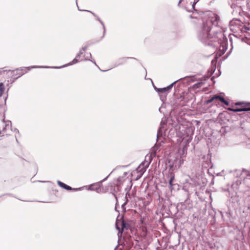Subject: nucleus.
Here are the masks:
<instances>
[{
	"mask_svg": "<svg viewBox=\"0 0 250 250\" xmlns=\"http://www.w3.org/2000/svg\"><path fill=\"white\" fill-rule=\"evenodd\" d=\"M220 21L218 15L212 14L205 21H203L199 29L197 36L199 40L205 45H211V42L214 41L215 36L222 37V28L219 24Z\"/></svg>",
	"mask_w": 250,
	"mask_h": 250,
	"instance_id": "1",
	"label": "nucleus"
},
{
	"mask_svg": "<svg viewBox=\"0 0 250 250\" xmlns=\"http://www.w3.org/2000/svg\"><path fill=\"white\" fill-rule=\"evenodd\" d=\"M229 26L231 30H238L241 31L242 32H246L250 29L247 28L245 25H243V23L238 19H233L229 22Z\"/></svg>",
	"mask_w": 250,
	"mask_h": 250,
	"instance_id": "2",
	"label": "nucleus"
},
{
	"mask_svg": "<svg viewBox=\"0 0 250 250\" xmlns=\"http://www.w3.org/2000/svg\"><path fill=\"white\" fill-rule=\"evenodd\" d=\"M181 138L183 140L186 139L187 142L191 141L192 139V135L193 133L192 128L188 127H183L180 130Z\"/></svg>",
	"mask_w": 250,
	"mask_h": 250,
	"instance_id": "3",
	"label": "nucleus"
},
{
	"mask_svg": "<svg viewBox=\"0 0 250 250\" xmlns=\"http://www.w3.org/2000/svg\"><path fill=\"white\" fill-rule=\"evenodd\" d=\"M179 80L176 81L174 82L171 83L168 86L162 88L157 89V92L159 94L161 100L163 101L162 99L163 97L165 98L167 94L169 92L170 90L172 88V86L178 81Z\"/></svg>",
	"mask_w": 250,
	"mask_h": 250,
	"instance_id": "4",
	"label": "nucleus"
},
{
	"mask_svg": "<svg viewBox=\"0 0 250 250\" xmlns=\"http://www.w3.org/2000/svg\"><path fill=\"white\" fill-rule=\"evenodd\" d=\"M48 68L49 67L48 66H37V65H34V66H29V67H20L19 68H17L16 69V71L17 72V75H18V77L17 78L22 76L25 73H26V72L24 71L25 69H27L28 70H30L32 68Z\"/></svg>",
	"mask_w": 250,
	"mask_h": 250,
	"instance_id": "5",
	"label": "nucleus"
},
{
	"mask_svg": "<svg viewBox=\"0 0 250 250\" xmlns=\"http://www.w3.org/2000/svg\"><path fill=\"white\" fill-rule=\"evenodd\" d=\"M235 175L241 180L250 179V171L246 169L236 170Z\"/></svg>",
	"mask_w": 250,
	"mask_h": 250,
	"instance_id": "6",
	"label": "nucleus"
},
{
	"mask_svg": "<svg viewBox=\"0 0 250 250\" xmlns=\"http://www.w3.org/2000/svg\"><path fill=\"white\" fill-rule=\"evenodd\" d=\"M116 229L119 230L118 236H121L124 229H127V224L124 220H117L116 223Z\"/></svg>",
	"mask_w": 250,
	"mask_h": 250,
	"instance_id": "7",
	"label": "nucleus"
},
{
	"mask_svg": "<svg viewBox=\"0 0 250 250\" xmlns=\"http://www.w3.org/2000/svg\"><path fill=\"white\" fill-rule=\"evenodd\" d=\"M149 163L147 161L143 162L137 167V171L140 173L141 176L146 170V168L148 167Z\"/></svg>",
	"mask_w": 250,
	"mask_h": 250,
	"instance_id": "8",
	"label": "nucleus"
},
{
	"mask_svg": "<svg viewBox=\"0 0 250 250\" xmlns=\"http://www.w3.org/2000/svg\"><path fill=\"white\" fill-rule=\"evenodd\" d=\"M199 0H179L178 5L179 6H185L189 3L192 4V7L194 9L195 4L199 1Z\"/></svg>",
	"mask_w": 250,
	"mask_h": 250,
	"instance_id": "9",
	"label": "nucleus"
},
{
	"mask_svg": "<svg viewBox=\"0 0 250 250\" xmlns=\"http://www.w3.org/2000/svg\"><path fill=\"white\" fill-rule=\"evenodd\" d=\"M244 0H231V7L232 9H235L236 12L237 11H240V5L241 4Z\"/></svg>",
	"mask_w": 250,
	"mask_h": 250,
	"instance_id": "10",
	"label": "nucleus"
},
{
	"mask_svg": "<svg viewBox=\"0 0 250 250\" xmlns=\"http://www.w3.org/2000/svg\"><path fill=\"white\" fill-rule=\"evenodd\" d=\"M3 122L5 123V127L2 129V130H0V136H4L5 135H7L8 132L7 131V128L11 127V122L10 121H5L3 120Z\"/></svg>",
	"mask_w": 250,
	"mask_h": 250,
	"instance_id": "11",
	"label": "nucleus"
},
{
	"mask_svg": "<svg viewBox=\"0 0 250 250\" xmlns=\"http://www.w3.org/2000/svg\"><path fill=\"white\" fill-rule=\"evenodd\" d=\"M101 183H102L100 182L99 183H96L91 184L89 186L88 189L90 190H95L97 192H99V191L101 190L100 188Z\"/></svg>",
	"mask_w": 250,
	"mask_h": 250,
	"instance_id": "12",
	"label": "nucleus"
},
{
	"mask_svg": "<svg viewBox=\"0 0 250 250\" xmlns=\"http://www.w3.org/2000/svg\"><path fill=\"white\" fill-rule=\"evenodd\" d=\"M78 58H77V57H76V58L73 59V60L71 62H69V63L68 64H65V65H63L62 66H53V67H49V68H56V69H58V68H62V67H66V66H69V65H73L74 64H75L77 62H78Z\"/></svg>",
	"mask_w": 250,
	"mask_h": 250,
	"instance_id": "13",
	"label": "nucleus"
},
{
	"mask_svg": "<svg viewBox=\"0 0 250 250\" xmlns=\"http://www.w3.org/2000/svg\"><path fill=\"white\" fill-rule=\"evenodd\" d=\"M165 125V123H161L160 125V126L159 127L157 135V139H158L160 137H162L164 134V126Z\"/></svg>",
	"mask_w": 250,
	"mask_h": 250,
	"instance_id": "14",
	"label": "nucleus"
},
{
	"mask_svg": "<svg viewBox=\"0 0 250 250\" xmlns=\"http://www.w3.org/2000/svg\"><path fill=\"white\" fill-rule=\"evenodd\" d=\"M242 183V180L238 179L235 182L233 183L231 185V188L233 189L234 191H236L239 188V186Z\"/></svg>",
	"mask_w": 250,
	"mask_h": 250,
	"instance_id": "15",
	"label": "nucleus"
},
{
	"mask_svg": "<svg viewBox=\"0 0 250 250\" xmlns=\"http://www.w3.org/2000/svg\"><path fill=\"white\" fill-rule=\"evenodd\" d=\"M85 11L92 13L96 18L97 20L98 21H100V22L101 23V24L103 25V29H104V34H103V38L105 33V26H104V24L103 21L101 20V19L98 17V16H97L96 15H95V14L93 13L92 11H88V10H85Z\"/></svg>",
	"mask_w": 250,
	"mask_h": 250,
	"instance_id": "16",
	"label": "nucleus"
},
{
	"mask_svg": "<svg viewBox=\"0 0 250 250\" xmlns=\"http://www.w3.org/2000/svg\"><path fill=\"white\" fill-rule=\"evenodd\" d=\"M168 176L169 177V180L168 181L169 185L170 187H172L173 186L172 182L174 179V174L171 171L169 172L168 173Z\"/></svg>",
	"mask_w": 250,
	"mask_h": 250,
	"instance_id": "17",
	"label": "nucleus"
},
{
	"mask_svg": "<svg viewBox=\"0 0 250 250\" xmlns=\"http://www.w3.org/2000/svg\"><path fill=\"white\" fill-rule=\"evenodd\" d=\"M83 57H84V61H90L93 62L96 65H97L96 62L94 61L90 60V59L92 57L91 54L90 53L85 54Z\"/></svg>",
	"mask_w": 250,
	"mask_h": 250,
	"instance_id": "18",
	"label": "nucleus"
},
{
	"mask_svg": "<svg viewBox=\"0 0 250 250\" xmlns=\"http://www.w3.org/2000/svg\"><path fill=\"white\" fill-rule=\"evenodd\" d=\"M228 109L229 110H230V111H234V112H240V111H248V110H250V109L247 108H228Z\"/></svg>",
	"mask_w": 250,
	"mask_h": 250,
	"instance_id": "19",
	"label": "nucleus"
},
{
	"mask_svg": "<svg viewBox=\"0 0 250 250\" xmlns=\"http://www.w3.org/2000/svg\"><path fill=\"white\" fill-rule=\"evenodd\" d=\"M129 58H122L119 59L118 60V63L116 64L115 67L117 66L120 65H122L125 63L126 62V59H128Z\"/></svg>",
	"mask_w": 250,
	"mask_h": 250,
	"instance_id": "20",
	"label": "nucleus"
},
{
	"mask_svg": "<svg viewBox=\"0 0 250 250\" xmlns=\"http://www.w3.org/2000/svg\"><path fill=\"white\" fill-rule=\"evenodd\" d=\"M81 188H73L71 187H70L67 185H66L65 188H64V189H65L67 190H74V191L80 190H81Z\"/></svg>",
	"mask_w": 250,
	"mask_h": 250,
	"instance_id": "21",
	"label": "nucleus"
},
{
	"mask_svg": "<svg viewBox=\"0 0 250 250\" xmlns=\"http://www.w3.org/2000/svg\"><path fill=\"white\" fill-rule=\"evenodd\" d=\"M4 84L1 83H0V97H1L3 92H4Z\"/></svg>",
	"mask_w": 250,
	"mask_h": 250,
	"instance_id": "22",
	"label": "nucleus"
},
{
	"mask_svg": "<svg viewBox=\"0 0 250 250\" xmlns=\"http://www.w3.org/2000/svg\"><path fill=\"white\" fill-rule=\"evenodd\" d=\"M214 98H216V99H218L222 103L225 101V99L223 97L220 96L215 95L214 96Z\"/></svg>",
	"mask_w": 250,
	"mask_h": 250,
	"instance_id": "23",
	"label": "nucleus"
},
{
	"mask_svg": "<svg viewBox=\"0 0 250 250\" xmlns=\"http://www.w3.org/2000/svg\"><path fill=\"white\" fill-rule=\"evenodd\" d=\"M57 184L60 187H61V188H64L66 186V185L65 184H64L60 181H57Z\"/></svg>",
	"mask_w": 250,
	"mask_h": 250,
	"instance_id": "24",
	"label": "nucleus"
},
{
	"mask_svg": "<svg viewBox=\"0 0 250 250\" xmlns=\"http://www.w3.org/2000/svg\"><path fill=\"white\" fill-rule=\"evenodd\" d=\"M203 84H204V83L203 82L198 83L194 84V87L195 88H199V87H200L201 86H202Z\"/></svg>",
	"mask_w": 250,
	"mask_h": 250,
	"instance_id": "25",
	"label": "nucleus"
},
{
	"mask_svg": "<svg viewBox=\"0 0 250 250\" xmlns=\"http://www.w3.org/2000/svg\"><path fill=\"white\" fill-rule=\"evenodd\" d=\"M83 54V52L82 51V50H80L79 53L76 55V57L77 58H78L79 59L80 58L81 55Z\"/></svg>",
	"mask_w": 250,
	"mask_h": 250,
	"instance_id": "26",
	"label": "nucleus"
},
{
	"mask_svg": "<svg viewBox=\"0 0 250 250\" xmlns=\"http://www.w3.org/2000/svg\"><path fill=\"white\" fill-rule=\"evenodd\" d=\"M214 99H216V98H214V97H213L212 98H211L209 100H208L207 101V103L208 104V103H210L211 102H212Z\"/></svg>",
	"mask_w": 250,
	"mask_h": 250,
	"instance_id": "27",
	"label": "nucleus"
},
{
	"mask_svg": "<svg viewBox=\"0 0 250 250\" xmlns=\"http://www.w3.org/2000/svg\"><path fill=\"white\" fill-rule=\"evenodd\" d=\"M187 154V150H182V153H181V156H185Z\"/></svg>",
	"mask_w": 250,
	"mask_h": 250,
	"instance_id": "28",
	"label": "nucleus"
},
{
	"mask_svg": "<svg viewBox=\"0 0 250 250\" xmlns=\"http://www.w3.org/2000/svg\"><path fill=\"white\" fill-rule=\"evenodd\" d=\"M87 47H88V46H87V45H86V46H84V47H82V48L81 49V50H82V51L83 52L84 51H85L87 49Z\"/></svg>",
	"mask_w": 250,
	"mask_h": 250,
	"instance_id": "29",
	"label": "nucleus"
},
{
	"mask_svg": "<svg viewBox=\"0 0 250 250\" xmlns=\"http://www.w3.org/2000/svg\"><path fill=\"white\" fill-rule=\"evenodd\" d=\"M127 202L128 200L126 199V201L122 205V208H123V209H125L124 207L127 204Z\"/></svg>",
	"mask_w": 250,
	"mask_h": 250,
	"instance_id": "30",
	"label": "nucleus"
},
{
	"mask_svg": "<svg viewBox=\"0 0 250 250\" xmlns=\"http://www.w3.org/2000/svg\"><path fill=\"white\" fill-rule=\"evenodd\" d=\"M247 4L248 7L250 10V0H247Z\"/></svg>",
	"mask_w": 250,
	"mask_h": 250,
	"instance_id": "31",
	"label": "nucleus"
},
{
	"mask_svg": "<svg viewBox=\"0 0 250 250\" xmlns=\"http://www.w3.org/2000/svg\"><path fill=\"white\" fill-rule=\"evenodd\" d=\"M111 174H112V172H110V173H109V175L108 176H107L106 178H105L104 179H103V180H102V181H101V183H102V182H103L105 181V180L108 178V177H109V176L110 175H111Z\"/></svg>",
	"mask_w": 250,
	"mask_h": 250,
	"instance_id": "32",
	"label": "nucleus"
},
{
	"mask_svg": "<svg viewBox=\"0 0 250 250\" xmlns=\"http://www.w3.org/2000/svg\"><path fill=\"white\" fill-rule=\"evenodd\" d=\"M111 174H112V172H110V173H109V175L108 176H107L106 178H105L104 179H103V180H102V181H101V183H102V182H103L105 181V180L108 178V177H109V176L110 175H111Z\"/></svg>",
	"mask_w": 250,
	"mask_h": 250,
	"instance_id": "33",
	"label": "nucleus"
},
{
	"mask_svg": "<svg viewBox=\"0 0 250 250\" xmlns=\"http://www.w3.org/2000/svg\"><path fill=\"white\" fill-rule=\"evenodd\" d=\"M111 174H112V172H110V173H109V175L108 176H107L106 178H105L104 179H103V180H102V181H101V183H102V182H103L105 181V180L108 178V177H109V176L110 175H111Z\"/></svg>",
	"mask_w": 250,
	"mask_h": 250,
	"instance_id": "34",
	"label": "nucleus"
},
{
	"mask_svg": "<svg viewBox=\"0 0 250 250\" xmlns=\"http://www.w3.org/2000/svg\"><path fill=\"white\" fill-rule=\"evenodd\" d=\"M223 103L224 104H226V105H229V103L227 101H226V100L224 101V102H223Z\"/></svg>",
	"mask_w": 250,
	"mask_h": 250,
	"instance_id": "35",
	"label": "nucleus"
},
{
	"mask_svg": "<svg viewBox=\"0 0 250 250\" xmlns=\"http://www.w3.org/2000/svg\"><path fill=\"white\" fill-rule=\"evenodd\" d=\"M13 131L15 132H16V133H17L18 134L20 133L19 130L18 129H17V128H14V130H13Z\"/></svg>",
	"mask_w": 250,
	"mask_h": 250,
	"instance_id": "36",
	"label": "nucleus"
},
{
	"mask_svg": "<svg viewBox=\"0 0 250 250\" xmlns=\"http://www.w3.org/2000/svg\"><path fill=\"white\" fill-rule=\"evenodd\" d=\"M154 89L157 91V89H159L158 88H157L155 86L153 85Z\"/></svg>",
	"mask_w": 250,
	"mask_h": 250,
	"instance_id": "37",
	"label": "nucleus"
},
{
	"mask_svg": "<svg viewBox=\"0 0 250 250\" xmlns=\"http://www.w3.org/2000/svg\"><path fill=\"white\" fill-rule=\"evenodd\" d=\"M40 182H42V183H45V182H48V181H39Z\"/></svg>",
	"mask_w": 250,
	"mask_h": 250,
	"instance_id": "38",
	"label": "nucleus"
},
{
	"mask_svg": "<svg viewBox=\"0 0 250 250\" xmlns=\"http://www.w3.org/2000/svg\"><path fill=\"white\" fill-rule=\"evenodd\" d=\"M126 174H127V173H126V172H125V173H124V175H125H125H126Z\"/></svg>",
	"mask_w": 250,
	"mask_h": 250,
	"instance_id": "39",
	"label": "nucleus"
},
{
	"mask_svg": "<svg viewBox=\"0 0 250 250\" xmlns=\"http://www.w3.org/2000/svg\"><path fill=\"white\" fill-rule=\"evenodd\" d=\"M16 141L18 142V140H17V138H16Z\"/></svg>",
	"mask_w": 250,
	"mask_h": 250,
	"instance_id": "40",
	"label": "nucleus"
},
{
	"mask_svg": "<svg viewBox=\"0 0 250 250\" xmlns=\"http://www.w3.org/2000/svg\"><path fill=\"white\" fill-rule=\"evenodd\" d=\"M234 10H233V11H232V14H233V13H234Z\"/></svg>",
	"mask_w": 250,
	"mask_h": 250,
	"instance_id": "41",
	"label": "nucleus"
},
{
	"mask_svg": "<svg viewBox=\"0 0 250 250\" xmlns=\"http://www.w3.org/2000/svg\"><path fill=\"white\" fill-rule=\"evenodd\" d=\"M127 194L125 195V198L126 199Z\"/></svg>",
	"mask_w": 250,
	"mask_h": 250,
	"instance_id": "42",
	"label": "nucleus"
}]
</instances>
